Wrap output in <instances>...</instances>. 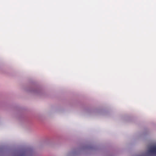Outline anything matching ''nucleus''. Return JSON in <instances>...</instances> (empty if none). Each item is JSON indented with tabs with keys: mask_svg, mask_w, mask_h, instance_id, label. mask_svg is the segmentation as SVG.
Segmentation results:
<instances>
[{
	"mask_svg": "<svg viewBox=\"0 0 156 156\" xmlns=\"http://www.w3.org/2000/svg\"><path fill=\"white\" fill-rule=\"evenodd\" d=\"M148 151L151 153L156 155V146H154L151 147Z\"/></svg>",
	"mask_w": 156,
	"mask_h": 156,
	"instance_id": "nucleus-1",
	"label": "nucleus"
}]
</instances>
